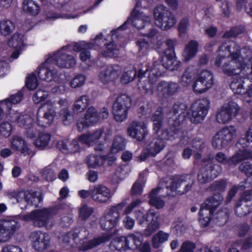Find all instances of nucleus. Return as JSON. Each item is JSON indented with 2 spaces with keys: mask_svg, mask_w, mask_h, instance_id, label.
Here are the masks:
<instances>
[{
  "mask_svg": "<svg viewBox=\"0 0 252 252\" xmlns=\"http://www.w3.org/2000/svg\"><path fill=\"white\" fill-rule=\"evenodd\" d=\"M210 107V101L207 97H203L192 103L190 111L188 110L187 105L182 102H178L173 105L170 110L174 115L179 114V121H186L189 120L191 123L198 124L204 120Z\"/></svg>",
  "mask_w": 252,
  "mask_h": 252,
  "instance_id": "obj_1",
  "label": "nucleus"
},
{
  "mask_svg": "<svg viewBox=\"0 0 252 252\" xmlns=\"http://www.w3.org/2000/svg\"><path fill=\"white\" fill-rule=\"evenodd\" d=\"M239 65L236 67L232 66L231 64H223L222 69L223 73L228 76H232V81L230 84V88L235 94L243 95L245 101L250 103L252 102V84L249 86L248 88L245 91L244 88V78L240 74L242 71L248 65L250 64H238ZM251 67L252 69V64Z\"/></svg>",
  "mask_w": 252,
  "mask_h": 252,
  "instance_id": "obj_2",
  "label": "nucleus"
},
{
  "mask_svg": "<svg viewBox=\"0 0 252 252\" xmlns=\"http://www.w3.org/2000/svg\"><path fill=\"white\" fill-rule=\"evenodd\" d=\"M218 57V61L216 63H220L221 60L225 58H230L231 61L235 62H241L244 60L252 61V47L245 46L241 49L237 43L228 40L220 46Z\"/></svg>",
  "mask_w": 252,
  "mask_h": 252,
  "instance_id": "obj_3",
  "label": "nucleus"
},
{
  "mask_svg": "<svg viewBox=\"0 0 252 252\" xmlns=\"http://www.w3.org/2000/svg\"><path fill=\"white\" fill-rule=\"evenodd\" d=\"M126 205L125 202H121L111 207L107 213L100 220L101 229L106 231L107 233L100 237L95 238L97 246L103 243L111 241L113 234L111 231L116 227L119 221L121 212Z\"/></svg>",
  "mask_w": 252,
  "mask_h": 252,
  "instance_id": "obj_4",
  "label": "nucleus"
},
{
  "mask_svg": "<svg viewBox=\"0 0 252 252\" xmlns=\"http://www.w3.org/2000/svg\"><path fill=\"white\" fill-rule=\"evenodd\" d=\"M58 212L57 206L43 207L23 215L22 219L24 221H32L34 227L47 228L50 225L51 219L57 215Z\"/></svg>",
  "mask_w": 252,
  "mask_h": 252,
  "instance_id": "obj_5",
  "label": "nucleus"
},
{
  "mask_svg": "<svg viewBox=\"0 0 252 252\" xmlns=\"http://www.w3.org/2000/svg\"><path fill=\"white\" fill-rule=\"evenodd\" d=\"M37 192L35 190L23 189L8 191L6 195L10 199H16L19 203L20 208L22 210H26L31 206L37 207L42 201L41 196L37 195Z\"/></svg>",
  "mask_w": 252,
  "mask_h": 252,
  "instance_id": "obj_6",
  "label": "nucleus"
},
{
  "mask_svg": "<svg viewBox=\"0 0 252 252\" xmlns=\"http://www.w3.org/2000/svg\"><path fill=\"white\" fill-rule=\"evenodd\" d=\"M222 200L223 196L220 193H217L206 199L201 204L199 211L198 220L202 227L208 226L215 210Z\"/></svg>",
  "mask_w": 252,
  "mask_h": 252,
  "instance_id": "obj_7",
  "label": "nucleus"
},
{
  "mask_svg": "<svg viewBox=\"0 0 252 252\" xmlns=\"http://www.w3.org/2000/svg\"><path fill=\"white\" fill-rule=\"evenodd\" d=\"M109 115L107 108L103 107L98 112L93 106L87 110L84 116L79 118L77 121L76 126L79 132L96 124L100 119H107Z\"/></svg>",
  "mask_w": 252,
  "mask_h": 252,
  "instance_id": "obj_8",
  "label": "nucleus"
},
{
  "mask_svg": "<svg viewBox=\"0 0 252 252\" xmlns=\"http://www.w3.org/2000/svg\"><path fill=\"white\" fill-rule=\"evenodd\" d=\"M156 25L162 30H167L174 26L176 19L169 9L163 5L156 6L153 11Z\"/></svg>",
  "mask_w": 252,
  "mask_h": 252,
  "instance_id": "obj_9",
  "label": "nucleus"
},
{
  "mask_svg": "<svg viewBox=\"0 0 252 252\" xmlns=\"http://www.w3.org/2000/svg\"><path fill=\"white\" fill-rule=\"evenodd\" d=\"M234 126H226L216 133L212 140L213 147L220 150L228 146L236 135Z\"/></svg>",
  "mask_w": 252,
  "mask_h": 252,
  "instance_id": "obj_10",
  "label": "nucleus"
},
{
  "mask_svg": "<svg viewBox=\"0 0 252 252\" xmlns=\"http://www.w3.org/2000/svg\"><path fill=\"white\" fill-rule=\"evenodd\" d=\"M169 126L163 129L159 135L164 141L173 140L178 138L181 134L180 126L185 121H179V114L174 115L173 112L168 113Z\"/></svg>",
  "mask_w": 252,
  "mask_h": 252,
  "instance_id": "obj_11",
  "label": "nucleus"
},
{
  "mask_svg": "<svg viewBox=\"0 0 252 252\" xmlns=\"http://www.w3.org/2000/svg\"><path fill=\"white\" fill-rule=\"evenodd\" d=\"M56 116L54 106L50 102L42 104L38 108L36 114V123L42 127L49 126Z\"/></svg>",
  "mask_w": 252,
  "mask_h": 252,
  "instance_id": "obj_12",
  "label": "nucleus"
},
{
  "mask_svg": "<svg viewBox=\"0 0 252 252\" xmlns=\"http://www.w3.org/2000/svg\"><path fill=\"white\" fill-rule=\"evenodd\" d=\"M214 84L213 73L205 69L200 72L192 85V88L196 94H201L210 89Z\"/></svg>",
  "mask_w": 252,
  "mask_h": 252,
  "instance_id": "obj_13",
  "label": "nucleus"
},
{
  "mask_svg": "<svg viewBox=\"0 0 252 252\" xmlns=\"http://www.w3.org/2000/svg\"><path fill=\"white\" fill-rule=\"evenodd\" d=\"M240 110L238 104L230 101L223 105L216 115V120L220 124H226L236 117Z\"/></svg>",
  "mask_w": 252,
  "mask_h": 252,
  "instance_id": "obj_14",
  "label": "nucleus"
},
{
  "mask_svg": "<svg viewBox=\"0 0 252 252\" xmlns=\"http://www.w3.org/2000/svg\"><path fill=\"white\" fill-rule=\"evenodd\" d=\"M221 171L220 165L209 162L202 167L197 175L199 184L204 185L217 177Z\"/></svg>",
  "mask_w": 252,
  "mask_h": 252,
  "instance_id": "obj_15",
  "label": "nucleus"
},
{
  "mask_svg": "<svg viewBox=\"0 0 252 252\" xmlns=\"http://www.w3.org/2000/svg\"><path fill=\"white\" fill-rule=\"evenodd\" d=\"M151 17L145 14L143 12L137 11L135 10L132 12L131 17L128 18L124 24L120 27L117 30L113 31L112 32H115L118 30L122 29L125 30L126 26L130 23L137 29H141L145 26L149 25L151 23Z\"/></svg>",
  "mask_w": 252,
  "mask_h": 252,
  "instance_id": "obj_16",
  "label": "nucleus"
},
{
  "mask_svg": "<svg viewBox=\"0 0 252 252\" xmlns=\"http://www.w3.org/2000/svg\"><path fill=\"white\" fill-rule=\"evenodd\" d=\"M136 236L133 233L130 234L127 236H121L112 239L110 243L109 246L113 250H117L119 252L126 251L128 249H131L129 246L130 243L135 246L137 242H141L136 240Z\"/></svg>",
  "mask_w": 252,
  "mask_h": 252,
  "instance_id": "obj_17",
  "label": "nucleus"
},
{
  "mask_svg": "<svg viewBox=\"0 0 252 252\" xmlns=\"http://www.w3.org/2000/svg\"><path fill=\"white\" fill-rule=\"evenodd\" d=\"M19 226V223L15 220H0V242L9 241Z\"/></svg>",
  "mask_w": 252,
  "mask_h": 252,
  "instance_id": "obj_18",
  "label": "nucleus"
},
{
  "mask_svg": "<svg viewBox=\"0 0 252 252\" xmlns=\"http://www.w3.org/2000/svg\"><path fill=\"white\" fill-rule=\"evenodd\" d=\"M26 37L25 35L18 32L14 33L8 41V46L16 49L11 55L9 61L13 62L15 59L18 58L20 54V51L26 45Z\"/></svg>",
  "mask_w": 252,
  "mask_h": 252,
  "instance_id": "obj_19",
  "label": "nucleus"
},
{
  "mask_svg": "<svg viewBox=\"0 0 252 252\" xmlns=\"http://www.w3.org/2000/svg\"><path fill=\"white\" fill-rule=\"evenodd\" d=\"M159 74L155 73L153 69L149 73L148 77L143 82L138 80L137 84L139 89L142 94L146 95H151L154 93L155 86L158 81Z\"/></svg>",
  "mask_w": 252,
  "mask_h": 252,
  "instance_id": "obj_20",
  "label": "nucleus"
},
{
  "mask_svg": "<svg viewBox=\"0 0 252 252\" xmlns=\"http://www.w3.org/2000/svg\"><path fill=\"white\" fill-rule=\"evenodd\" d=\"M68 46H64L56 52L49 54L45 57L44 63H57L65 62L66 63H75V58L71 55L66 54L63 51Z\"/></svg>",
  "mask_w": 252,
  "mask_h": 252,
  "instance_id": "obj_21",
  "label": "nucleus"
},
{
  "mask_svg": "<svg viewBox=\"0 0 252 252\" xmlns=\"http://www.w3.org/2000/svg\"><path fill=\"white\" fill-rule=\"evenodd\" d=\"M33 239L32 247L36 251L42 252L47 250L50 245V237L46 233L40 231H34L32 233Z\"/></svg>",
  "mask_w": 252,
  "mask_h": 252,
  "instance_id": "obj_22",
  "label": "nucleus"
},
{
  "mask_svg": "<svg viewBox=\"0 0 252 252\" xmlns=\"http://www.w3.org/2000/svg\"><path fill=\"white\" fill-rule=\"evenodd\" d=\"M121 67L118 64H110L99 74L100 81L103 84H107L117 78L121 71Z\"/></svg>",
  "mask_w": 252,
  "mask_h": 252,
  "instance_id": "obj_23",
  "label": "nucleus"
},
{
  "mask_svg": "<svg viewBox=\"0 0 252 252\" xmlns=\"http://www.w3.org/2000/svg\"><path fill=\"white\" fill-rule=\"evenodd\" d=\"M146 216L148 223L143 233L145 236L149 237L159 227V223L158 221V212L153 209H149L146 213Z\"/></svg>",
  "mask_w": 252,
  "mask_h": 252,
  "instance_id": "obj_24",
  "label": "nucleus"
},
{
  "mask_svg": "<svg viewBox=\"0 0 252 252\" xmlns=\"http://www.w3.org/2000/svg\"><path fill=\"white\" fill-rule=\"evenodd\" d=\"M128 135L139 141L144 139L148 134L146 126L136 121L132 122L127 128Z\"/></svg>",
  "mask_w": 252,
  "mask_h": 252,
  "instance_id": "obj_25",
  "label": "nucleus"
},
{
  "mask_svg": "<svg viewBox=\"0 0 252 252\" xmlns=\"http://www.w3.org/2000/svg\"><path fill=\"white\" fill-rule=\"evenodd\" d=\"M111 197L110 189L103 185H96L92 190V198L96 202L106 203Z\"/></svg>",
  "mask_w": 252,
  "mask_h": 252,
  "instance_id": "obj_26",
  "label": "nucleus"
},
{
  "mask_svg": "<svg viewBox=\"0 0 252 252\" xmlns=\"http://www.w3.org/2000/svg\"><path fill=\"white\" fill-rule=\"evenodd\" d=\"M9 113L8 120L11 122L16 123L20 127H30L32 122V117L28 114H22L18 112H12V110L5 111ZM7 115V114H6Z\"/></svg>",
  "mask_w": 252,
  "mask_h": 252,
  "instance_id": "obj_27",
  "label": "nucleus"
},
{
  "mask_svg": "<svg viewBox=\"0 0 252 252\" xmlns=\"http://www.w3.org/2000/svg\"><path fill=\"white\" fill-rule=\"evenodd\" d=\"M38 76L40 79L51 82L52 80L57 81L60 78L61 73L56 69L51 70L48 67H40L37 72Z\"/></svg>",
  "mask_w": 252,
  "mask_h": 252,
  "instance_id": "obj_28",
  "label": "nucleus"
},
{
  "mask_svg": "<svg viewBox=\"0 0 252 252\" xmlns=\"http://www.w3.org/2000/svg\"><path fill=\"white\" fill-rule=\"evenodd\" d=\"M121 102H114L112 113L115 120L118 122H122L127 118L128 110L130 107L121 105Z\"/></svg>",
  "mask_w": 252,
  "mask_h": 252,
  "instance_id": "obj_29",
  "label": "nucleus"
},
{
  "mask_svg": "<svg viewBox=\"0 0 252 252\" xmlns=\"http://www.w3.org/2000/svg\"><path fill=\"white\" fill-rule=\"evenodd\" d=\"M11 148L13 150L20 151L24 156L29 155L32 153L31 149L27 145L25 140L19 136H14L11 140Z\"/></svg>",
  "mask_w": 252,
  "mask_h": 252,
  "instance_id": "obj_30",
  "label": "nucleus"
},
{
  "mask_svg": "<svg viewBox=\"0 0 252 252\" xmlns=\"http://www.w3.org/2000/svg\"><path fill=\"white\" fill-rule=\"evenodd\" d=\"M171 181L169 185L166 187L167 189V195L168 196H174L176 194V191L182 184L185 181V177L183 175H175L170 178Z\"/></svg>",
  "mask_w": 252,
  "mask_h": 252,
  "instance_id": "obj_31",
  "label": "nucleus"
},
{
  "mask_svg": "<svg viewBox=\"0 0 252 252\" xmlns=\"http://www.w3.org/2000/svg\"><path fill=\"white\" fill-rule=\"evenodd\" d=\"M198 42L196 40H190L186 45L183 53L185 61L188 62L193 58L198 52Z\"/></svg>",
  "mask_w": 252,
  "mask_h": 252,
  "instance_id": "obj_32",
  "label": "nucleus"
},
{
  "mask_svg": "<svg viewBox=\"0 0 252 252\" xmlns=\"http://www.w3.org/2000/svg\"><path fill=\"white\" fill-rule=\"evenodd\" d=\"M160 189L161 188L160 187L152 189L148 196L149 204L158 209L162 208L165 205L164 201L158 196Z\"/></svg>",
  "mask_w": 252,
  "mask_h": 252,
  "instance_id": "obj_33",
  "label": "nucleus"
},
{
  "mask_svg": "<svg viewBox=\"0 0 252 252\" xmlns=\"http://www.w3.org/2000/svg\"><path fill=\"white\" fill-rule=\"evenodd\" d=\"M165 146V142L159 135L153 138L148 145L150 153L153 157L156 156Z\"/></svg>",
  "mask_w": 252,
  "mask_h": 252,
  "instance_id": "obj_34",
  "label": "nucleus"
},
{
  "mask_svg": "<svg viewBox=\"0 0 252 252\" xmlns=\"http://www.w3.org/2000/svg\"><path fill=\"white\" fill-rule=\"evenodd\" d=\"M15 23L12 20L5 18L0 21V35L6 37L15 30Z\"/></svg>",
  "mask_w": 252,
  "mask_h": 252,
  "instance_id": "obj_35",
  "label": "nucleus"
},
{
  "mask_svg": "<svg viewBox=\"0 0 252 252\" xmlns=\"http://www.w3.org/2000/svg\"><path fill=\"white\" fill-rule=\"evenodd\" d=\"M238 151L231 157L230 159L233 160V165H236L241 161L252 157V152L247 148H238Z\"/></svg>",
  "mask_w": 252,
  "mask_h": 252,
  "instance_id": "obj_36",
  "label": "nucleus"
},
{
  "mask_svg": "<svg viewBox=\"0 0 252 252\" xmlns=\"http://www.w3.org/2000/svg\"><path fill=\"white\" fill-rule=\"evenodd\" d=\"M90 98L88 95H83L79 96L74 102L73 105V110L74 113H81L85 110L90 104Z\"/></svg>",
  "mask_w": 252,
  "mask_h": 252,
  "instance_id": "obj_37",
  "label": "nucleus"
},
{
  "mask_svg": "<svg viewBox=\"0 0 252 252\" xmlns=\"http://www.w3.org/2000/svg\"><path fill=\"white\" fill-rule=\"evenodd\" d=\"M22 8L24 12L32 15H36L40 11V7L33 0H23Z\"/></svg>",
  "mask_w": 252,
  "mask_h": 252,
  "instance_id": "obj_38",
  "label": "nucleus"
},
{
  "mask_svg": "<svg viewBox=\"0 0 252 252\" xmlns=\"http://www.w3.org/2000/svg\"><path fill=\"white\" fill-rule=\"evenodd\" d=\"M169 237V234L162 230L158 231L155 234L152 240V246L154 249H158Z\"/></svg>",
  "mask_w": 252,
  "mask_h": 252,
  "instance_id": "obj_39",
  "label": "nucleus"
},
{
  "mask_svg": "<svg viewBox=\"0 0 252 252\" xmlns=\"http://www.w3.org/2000/svg\"><path fill=\"white\" fill-rule=\"evenodd\" d=\"M23 93L22 91H19L16 94L11 95L9 97L2 100L3 103L7 108V110H11L13 104H16L23 99Z\"/></svg>",
  "mask_w": 252,
  "mask_h": 252,
  "instance_id": "obj_40",
  "label": "nucleus"
},
{
  "mask_svg": "<svg viewBox=\"0 0 252 252\" xmlns=\"http://www.w3.org/2000/svg\"><path fill=\"white\" fill-rule=\"evenodd\" d=\"M51 139V135L49 133L41 132L34 141L33 144L39 150H42L48 145Z\"/></svg>",
  "mask_w": 252,
  "mask_h": 252,
  "instance_id": "obj_41",
  "label": "nucleus"
},
{
  "mask_svg": "<svg viewBox=\"0 0 252 252\" xmlns=\"http://www.w3.org/2000/svg\"><path fill=\"white\" fill-rule=\"evenodd\" d=\"M125 146V138L121 136H116L113 139V144L111 148V152L112 153L117 154L120 151L124 150Z\"/></svg>",
  "mask_w": 252,
  "mask_h": 252,
  "instance_id": "obj_42",
  "label": "nucleus"
},
{
  "mask_svg": "<svg viewBox=\"0 0 252 252\" xmlns=\"http://www.w3.org/2000/svg\"><path fill=\"white\" fill-rule=\"evenodd\" d=\"M252 142V129L249 128L244 137H241L236 143L237 148H248Z\"/></svg>",
  "mask_w": 252,
  "mask_h": 252,
  "instance_id": "obj_43",
  "label": "nucleus"
},
{
  "mask_svg": "<svg viewBox=\"0 0 252 252\" xmlns=\"http://www.w3.org/2000/svg\"><path fill=\"white\" fill-rule=\"evenodd\" d=\"M252 200V189L245 190L241 194L238 201L235 205V214L238 216H241L242 214L240 215L238 213V209L241 206L242 202H248Z\"/></svg>",
  "mask_w": 252,
  "mask_h": 252,
  "instance_id": "obj_44",
  "label": "nucleus"
},
{
  "mask_svg": "<svg viewBox=\"0 0 252 252\" xmlns=\"http://www.w3.org/2000/svg\"><path fill=\"white\" fill-rule=\"evenodd\" d=\"M194 74L189 67H187L180 79L181 85L184 87H188L190 85L194 79Z\"/></svg>",
  "mask_w": 252,
  "mask_h": 252,
  "instance_id": "obj_45",
  "label": "nucleus"
},
{
  "mask_svg": "<svg viewBox=\"0 0 252 252\" xmlns=\"http://www.w3.org/2000/svg\"><path fill=\"white\" fill-rule=\"evenodd\" d=\"M141 175V174H139V179L135 181L131 187L130 193L132 196H139L143 192L145 183L143 182V179H140Z\"/></svg>",
  "mask_w": 252,
  "mask_h": 252,
  "instance_id": "obj_46",
  "label": "nucleus"
},
{
  "mask_svg": "<svg viewBox=\"0 0 252 252\" xmlns=\"http://www.w3.org/2000/svg\"><path fill=\"white\" fill-rule=\"evenodd\" d=\"M106 158L96 155H90L86 158V163L90 168H96L100 166V160L105 159Z\"/></svg>",
  "mask_w": 252,
  "mask_h": 252,
  "instance_id": "obj_47",
  "label": "nucleus"
},
{
  "mask_svg": "<svg viewBox=\"0 0 252 252\" xmlns=\"http://www.w3.org/2000/svg\"><path fill=\"white\" fill-rule=\"evenodd\" d=\"M172 108H169L167 107H165V108L162 107H158L157 108L156 111L155 113L152 115L151 117V120L153 122H163V116H164V111L165 112H167V117H168V113L169 112V110L171 109Z\"/></svg>",
  "mask_w": 252,
  "mask_h": 252,
  "instance_id": "obj_48",
  "label": "nucleus"
},
{
  "mask_svg": "<svg viewBox=\"0 0 252 252\" xmlns=\"http://www.w3.org/2000/svg\"><path fill=\"white\" fill-rule=\"evenodd\" d=\"M97 246L94 238L90 240H81L77 249L79 251L85 252Z\"/></svg>",
  "mask_w": 252,
  "mask_h": 252,
  "instance_id": "obj_49",
  "label": "nucleus"
},
{
  "mask_svg": "<svg viewBox=\"0 0 252 252\" xmlns=\"http://www.w3.org/2000/svg\"><path fill=\"white\" fill-rule=\"evenodd\" d=\"M226 185V182L223 179L215 181L210 187L211 190L216 191L213 196L217 193H220L222 196L221 192H223L225 190Z\"/></svg>",
  "mask_w": 252,
  "mask_h": 252,
  "instance_id": "obj_50",
  "label": "nucleus"
},
{
  "mask_svg": "<svg viewBox=\"0 0 252 252\" xmlns=\"http://www.w3.org/2000/svg\"><path fill=\"white\" fill-rule=\"evenodd\" d=\"M119 53L117 46L111 42L106 45V50L102 52L103 56L108 57H115Z\"/></svg>",
  "mask_w": 252,
  "mask_h": 252,
  "instance_id": "obj_51",
  "label": "nucleus"
},
{
  "mask_svg": "<svg viewBox=\"0 0 252 252\" xmlns=\"http://www.w3.org/2000/svg\"><path fill=\"white\" fill-rule=\"evenodd\" d=\"M136 77V70L133 68L131 70H125L121 77V82L124 85L127 84L132 81Z\"/></svg>",
  "mask_w": 252,
  "mask_h": 252,
  "instance_id": "obj_52",
  "label": "nucleus"
},
{
  "mask_svg": "<svg viewBox=\"0 0 252 252\" xmlns=\"http://www.w3.org/2000/svg\"><path fill=\"white\" fill-rule=\"evenodd\" d=\"M38 85V83L35 73H32L26 77L25 86L28 90H33L37 88Z\"/></svg>",
  "mask_w": 252,
  "mask_h": 252,
  "instance_id": "obj_53",
  "label": "nucleus"
},
{
  "mask_svg": "<svg viewBox=\"0 0 252 252\" xmlns=\"http://www.w3.org/2000/svg\"><path fill=\"white\" fill-rule=\"evenodd\" d=\"M190 26L189 19L188 18H183L180 21L178 24V30L179 35L180 36L184 35L189 30Z\"/></svg>",
  "mask_w": 252,
  "mask_h": 252,
  "instance_id": "obj_54",
  "label": "nucleus"
},
{
  "mask_svg": "<svg viewBox=\"0 0 252 252\" xmlns=\"http://www.w3.org/2000/svg\"><path fill=\"white\" fill-rule=\"evenodd\" d=\"M49 96L48 92L42 89H38L32 96V100L34 103L39 104L44 101Z\"/></svg>",
  "mask_w": 252,
  "mask_h": 252,
  "instance_id": "obj_55",
  "label": "nucleus"
},
{
  "mask_svg": "<svg viewBox=\"0 0 252 252\" xmlns=\"http://www.w3.org/2000/svg\"><path fill=\"white\" fill-rule=\"evenodd\" d=\"M167 85H168L167 82L165 81H161L158 83L157 87V91L158 95L165 98L169 97Z\"/></svg>",
  "mask_w": 252,
  "mask_h": 252,
  "instance_id": "obj_56",
  "label": "nucleus"
},
{
  "mask_svg": "<svg viewBox=\"0 0 252 252\" xmlns=\"http://www.w3.org/2000/svg\"><path fill=\"white\" fill-rule=\"evenodd\" d=\"M93 43H86L85 42L74 43L72 45H67L68 47L64 49V51L71 47L73 50L76 52H79L82 50L91 49L93 47Z\"/></svg>",
  "mask_w": 252,
  "mask_h": 252,
  "instance_id": "obj_57",
  "label": "nucleus"
},
{
  "mask_svg": "<svg viewBox=\"0 0 252 252\" xmlns=\"http://www.w3.org/2000/svg\"><path fill=\"white\" fill-rule=\"evenodd\" d=\"M114 102H121V105L126 107H130L132 104V99L130 96L126 94H119Z\"/></svg>",
  "mask_w": 252,
  "mask_h": 252,
  "instance_id": "obj_58",
  "label": "nucleus"
},
{
  "mask_svg": "<svg viewBox=\"0 0 252 252\" xmlns=\"http://www.w3.org/2000/svg\"><path fill=\"white\" fill-rule=\"evenodd\" d=\"M85 80L86 77L84 75L78 74L70 81V86L73 88L80 87L84 85Z\"/></svg>",
  "mask_w": 252,
  "mask_h": 252,
  "instance_id": "obj_59",
  "label": "nucleus"
},
{
  "mask_svg": "<svg viewBox=\"0 0 252 252\" xmlns=\"http://www.w3.org/2000/svg\"><path fill=\"white\" fill-rule=\"evenodd\" d=\"M12 130V126L9 122H4L0 125V134L5 137H8L11 135Z\"/></svg>",
  "mask_w": 252,
  "mask_h": 252,
  "instance_id": "obj_60",
  "label": "nucleus"
},
{
  "mask_svg": "<svg viewBox=\"0 0 252 252\" xmlns=\"http://www.w3.org/2000/svg\"><path fill=\"white\" fill-rule=\"evenodd\" d=\"M63 123L66 126L69 125L73 119V116L68 108H64L61 111Z\"/></svg>",
  "mask_w": 252,
  "mask_h": 252,
  "instance_id": "obj_61",
  "label": "nucleus"
},
{
  "mask_svg": "<svg viewBox=\"0 0 252 252\" xmlns=\"http://www.w3.org/2000/svg\"><path fill=\"white\" fill-rule=\"evenodd\" d=\"M195 248V243L187 240L182 243L178 252H193Z\"/></svg>",
  "mask_w": 252,
  "mask_h": 252,
  "instance_id": "obj_62",
  "label": "nucleus"
},
{
  "mask_svg": "<svg viewBox=\"0 0 252 252\" xmlns=\"http://www.w3.org/2000/svg\"><path fill=\"white\" fill-rule=\"evenodd\" d=\"M93 212V208L85 205L81 207L79 210V218L82 220H85L92 215Z\"/></svg>",
  "mask_w": 252,
  "mask_h": 252,
  "instance_id": "obj_63",
  "label": "nucleus"
},
{
  "mask_svg": "<svg viewBox=\"0 0 252 252\" xmlns=\"http://www.w3.org/2000/svg\"><path fill=\"white\" fill-rule=\"evenodd\" d=\"M239 170L245 173L247 177L252 176V164L249 162L244 161L241 163L239 166Z\"/></svg>",
  "mask_w": 252,
  "mask_h": 252,
  "instance_id": "obj_64",
  "label": "nucleus"
}]
</instances>
